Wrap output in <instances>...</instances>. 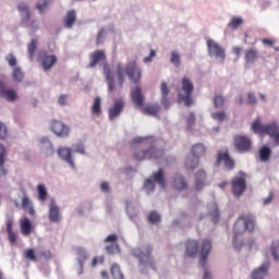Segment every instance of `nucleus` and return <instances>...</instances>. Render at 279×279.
I'll return each instance as SVG.
<instances>
[{"instance_id":"6e6552de","label":"nucleus","mask_w":279,"mask_h":279,"mask_svg":"<svg viewBox=\"0 0 279 279\" xmlns=\"http://www.w3.org/2000/svg\"><path fill=\"white\" fill-rule=\"evenodd\" d=\"M154 182H157V184L160 185L161 189H167V181L165 180V170L159 169L150 177V179L145 180L144 186L146 191H148V193H151L156 189Z\"/></svg>"},{"instance_id":"49530a36","label":"nucleus","mask_w":279,"mask_h":279,"mask_svg":"<svg viewBox=\"0 0 279 279\" xmlns=\"http://www.w3.org/2000/svg\"><path fill=\"white\" fill-rule=\"evenodd\" d=\"M271 254L275 260H279V241H276L271 245Z\"/></svg>"},{"instance_id":"20e7f679","label":"nucleus","mask_w":279,"mask_h":279,"mask_svg":"<svg viewBox=\"0 0 279 279\" xmlns=\"http://www.w3.org/2000/svg\"><path fill=\"white\" fill-rule=\"evenodd\" d=\"M153 251L154 248L148 245L144 248H133L132 255L135 256V258H138L140 265H148V267L156 269V267L154 266V256H151Z\"/></svg>"},{"instance_id":"e433bc0d","label":"nucleus","mask_w":279,"mask_h":279,"mask_svg":"<svg viewBox=\"0 0 279 279\" xmlns=\"http://www.w3.org/2000/svg\"><path fill=\"white\" fill-rule=\"evenodd\" d=\"M17 10L23 14V21H29V8L25 3H20Z\"/></svg>"},{"instance_id":"c03bdc74","label":"nucleus","mask_w":279,"mask_h":279,"mask_svg":"<svg viewBox=\"0 0 279 279\" xmlns=\"http://www.w3.org/2000/svg\"><path fill=\"white\" fill-rule=\"evenodd\" d=\"M105 260H106V257L104 255L95 256L92 259L90 266L93 268L99 267V265H104Z\"/></svg>"},{"instance_id":"a19ab883","label":"nucleus","mask_w":279,"mask_h":279,"mask_svg":"<svg viewBox=\"0 0 279 279\" xmlns=\"http://www.w3.org/2000/svg\"><path fill=\"white\" fill-rule=\"evenodd\" d=\"M37 193H38V199H39L40 202H45V201L47 199V196H48V194H47V187H45L44 184H39V185L37 186Z\"/></svg>"},{"instance_id":"1a4fd4ad","label":"nucleus","mask_w":279,"mask_h":279,"mask_svg":"<svg viewBox=\"0 0 279 279\" xmlns=\"http://www.w3.org/2000/svg\"><path fill=\"white\" fill-rule=\"evenodd\" d=\"M206 154V146H204V144H195L192 147V155L194 156L195 159H191L187 158L185 161V167L186 169H197V167H199V159L197 158H202V156H205Z\"/></svg>"},{"instance_id":"864d4df0","label":"nucleus","mask_w":279,"mask_h":279,"mask_svg":"<svg viewBox=\"0 0 279 279\" xmlns=\"http://www.w3.org/2000/svg\"><path fill=\"white\" fill-rule=\"evenodd\" d=\"M106 252L108 254H117V252H119V244L111 243L110 245L106 246Z\"/></svg>"},{"instance_id":"393cba45","label":"nucleus","mask_w":279,"mask_h":279,"mask_svg":"<svg viewBox=\"0 0 279 279\" xmlns=\"http://www.w3.org/2000/svg\"><path fill=\"white\" fill-rule=\"evenodd\" d=\"M206 180H207L206 171L204 170L198 171L195 174V190L202 191V189L206 186Z\"/></svg>"},{"instance_id":"f03ea898","label":"nucleus","mask_w":279,"mask_h":279,"mask_svg":"<svg viewBox=\"0 0 279 279\" xmlns=\"http://www.w3.org/2000/svg\"><path fill=\"white\" fill-rule=\"evenodd\" d=\"M255 226H256V221L254 220V216L252 214H245L238 218L233 227L234 236H233L232 243H233L234 250H241V247H243V243L236 244V236H239L240 234H243L245 230H248L250 232H252Z\"/></svg>"},{"instance_id":"3c124183","label":"nucleus","mask_w":279,"mask_h":279,"mask_svg":"<svg viewBox=\"0 0 279 279\" xmlns=\"http://www.w3.org/2000/svg\"><path fill=\"white\" fill-rule=\"evenodd\" d=\"M51 3V0H40L36 8L39 12L44 13L45 12V9L47 8V5H50Z\"/></svg>"},{"instance_id":"423d86ee","label":"nucleus","mask_w":279,"mask_h":279,"mask_svg":"<svg viewBox=\"0 0 279 279\" xmlns=\"http://www.w3.org/2000/svg\"><path fill=\"white\" fill-rule=\"evenodd\" d=\"M181 90L182 94L179 95V100L180 101H184V105L189 108L190 106H193V97H191V95H193V83L186 78L183 77L181 81Z\"/></svg>"},{"instance_id":"69168bd1","label":"nucleus","mask_w":279,"mask_h":279,"mask_svg":"<svg viewBox=\"0 0 279 279\" xmlns=\"http://www.w3.org/2000/svg\"><path fill=\"white\" fill-rule=\"evenodd\" d=\"M66 99H68L66 95L59 96V99H58L59 106H66Z\"/></svg>"},{"instance_id":"39448f33","label":"nucleus","mask_w":279,"mask_h":279,"mask_svg":"<svg viewBox=\"0 0 279 279\" xmlns=\"http://www.w3.org/2000/svg\"><path fill=\"white\" fill-rule=\"evenodd\" d=\"M252 130L255 134H268L272 140L279 134L278 124L275 122L264 125L260 120H255L252 124Z\"/></svg>"},{"instance_id":"a18cd8bd","label":"nucleus","mask_w":279,"mask_h":279,"mask_svg":"<svg viewBox=\"0 0 279 279\" xmlns=\"http://www.w3.org/2000/svg\"><path fill=\"white\" fill-rule=\"evenodd\" d=\"M226 104V98L223 96H215L214 97V107L215 108H223V105Z\"/></svg>"},{"instance_id":"f3484780","label":"nucleus","mask_w":279,"mask_h":279,"mask_svg":"<svg viewBox=\"0 0 279 279\" xmlns=\"http://www.w3.org/2000/svg\"><path fill=\"white\" fill-rule=\"evenodd\" d=\"M40 60L44 71H49L53 68V64H57L58 57H56V54H47V52H44L40 56Z\"/></svg>"},{"instance_id":"8fccbe9b","label":"nucleus","mask_w":279,"mask_h":279,"mask_svg":"<svg viewBox=\"0 0 279 279\" xmlns=\"http://www.w3.org/2000/svg\"><path fill=\"white\" fill-rule=\"evenodd\" d=\"M211 117L215 121H219L221 123L222 121H226V112L223 111H217L211 113Z\"/></svg>"},{"instance_id":"f8f14e48","label":"nucleus","mask_w":279,"mask_h":279,"mask_svg":"<svg viewBox=\"0 0 279 279\" xmlns=\"http://www.w3.org/2000/svg\"><path fill=\"white\" fill-rule=\"evenodd\" d=\"M125 73L133 84H140L142 72L136 62L129 63L125 68Z\"/></svg>"},{"instance_id":"7c9ffc66","label":"nucleus","mask_w":279,"mask_h":279,"mask_svg":"<svg viewBox=\"0 0 279 279\" xmlns=\"http://www.w3.org/2000/svg\"><path fill=\"white\" fill-rule=\"evenodd\" d=\"M75 21H77V13L75 12V10H70L66 13L65 17L63 19V23H64L65 27L71 29V27H73Z\"/></svg>"},{"instance_id":"e2e57ef3","label":"nucleus","mask_w":279,"mask_h":279,"mask_svg":"<svg viewBox=\"0 0 279 279\" xmlns=\"http://www.w3.org/2000/svg\"><path fill=\"white\" fill-rule=\"evenodd\" d=\"M156 58V50L150 49V53L148 57L144 58V62H151Z\"/></svg>"},{"instance_id":"2f4dec72","label":"nucleus","mask_w":279,"mask_h":279,"mask_svg":"<svg viewBox=\"0 0 279 279\" xmlns=\"http://www.w3.org/2000/svg\"><path fill=\"white\" fill-rule=\"evenodd\" d=\"M209 215L214 221V223H219V207L216 203H211L208 205Z\"/></svg>"},{"instance_id":"13d9d810","label":"nucleus","mask_w":279,"mask_h":279,"mask_svg":"<svg viewBox=\"0 0 279 279\" xmlns=\"http://www.w3.org/2000/svg\"><path fill=\"white\" fill-rule=\"evenodd\" d=\"M7 234H8L9 243L11 245H16V233H14V231H11Z\"/></svg>"},{"instance_id":"ddd939ff","label":"nucleus","mask_w":279,"mask_h":279,"mask_svg":"<svg viewBox=\"0 0 279 279\" xmlns=\"http://www.w3.org/2000/svg\"><path fill=\"white\" fill-rule=\"evenodd\" d=\"M50 130L56 134V136H60L61 138H66L69 136L70 129L62 121L52 120L50 123Z\"/></svg>"},{"instance_id":"58836bf2","label":"nucleus","mask_w":279,"mask_h":279,"mask_svg":"<svg viewBox=\"0 0 279 279\" xmlns=\"http://www.w3.org/2000/svg\"><path fill=\"white\" fill-rule=\"evenodd\" d=\"M12 77L14 82H23V77H25V74H23V70L21 68H14L12 72Z\"/></svg>"},{"instance_id":"603ef678","label":"nucleus","mask_w":279,"mask_h":279,"mask_svg":"<svg viewBox=\"0 0 279 279\" xmlns=\"http://www.w3.org/2000/svg\"><path fill=\"white\" fill-rule=\"evenodd\" d=\"M25 258H27L28 260H33V263H37V258H36V254L34 253V251L32 248H27L25 251Z\"/></svg>"},{"instance_id":"7ed1b4c3","label":"nucleus","mask_w":279,"mask_h":279,"mask_svg":"<svg viewBox=\"0 0 279 279\" xmlns=\"http://www.w3.org/2000/svg\"><path fill=\"white\" fill-rule=\"evenodd\" d=\"M131 99L135 105V108H140L144 114H148L149 117H157L160 112V106L158 105H147L145 104V96H143V90L141 87H135L131 92Z\"/></svg>"},{"instance_id":"2eb2a0df","label":"nucleus","mask_w":279,"mask_h":279,"mask_svg":"<svg viewBox=\"0 0 279 279\" xmlns=\"http://www.w3.org/2000/svg\"><path fill=\"white\" fill-rule=\"evenodd\" d=\"M210 250H213V242L210 240L205 239L202 242V245L199 247V265L201 267H206V260L208 258V254H210Z\"/></svg>"},{"instance_id":"0e129e2a","label":"nucleus","mask_w":279,"mask_h":279,"mask_svg":"<svg viewBox=\"0 0 279 279\" xmlns=\"http://www.w3.org/2000/svg\"><path fill=\"white\" fill-rule=\"evenodd\" d=\"M5 226H7V233L14 232L12 229L14 226V222L11 219L7 220Z\"/></svg>"},{"instance_id":"4be33fe9","label":"nucleus","mask_w":279,"mask_h":279,"mask_svg":"<svg viewBox=\"0 0 279 279\" xmlns=\"http://www.w3.org/2000/svg\"><path fill=\"white\" fill-rule=\"evenodd\" d=\"M185 256L190 258H195L197 256V252H199V244L195 240H187L185 244Z\"/></svg>"},{"instance_id":"5fc2aeb1","label":"nucleus","mask_w":279,"mask_h":279,"mask_svg":"<svg viewBox=\"0 0 279 279\" xmlns=\"http://www.w3.org/2000/svg\"><path fill=\"white\" fill-rule=\"evenodd\" d=\"M8 137V128H5V124L0 122V138L1 141H5Z\"/></svg>"},{"instance_id":"680f3d73","label":"nucleus","mask_w":279,"mask_h":279,"mask_svg":"<svg viewBox=\"0 0 279 279\" xmlns=\"http://www.w3.org/2000/svg\"><path fill=\"white\" fill-rule=\"evenodd\" d=\"M257 99L256 96L253 93H248L247 94V104H250L251 106L256 104Z\"/></svg>"},{"instance_id":"de8ad7c7","label":"nucleus","mask_w":279,"mask_h":279,"mask_svg":"<svg viewBox=\"0 0 279 279\" xmlns=\"http://www.w3.org/2000/svg\"><path fill=\"white\" fill-rule=\"evenodd\" d=\"M148 221L149 223H160V215L156 211H151L148 215Z\"/></svg>"},{"instance_id":"72a5a7b5","label":"nucleus","mask_w":279,"mask_h":279,"mask_svg":"<svg viewBox=\"0 0 279 279\" xmlns=\"http://www.w3.org/2000/svg\"><path fill=\"white\" fill-rule=\"evenodd\" d=\"M269 158H271V149L267 146H263L259 149V159L262 160V162H267Z\"/></svg>"},{"instance_id":"338daca9","label":"nucleus","mask_w":279,"mask_h":279,"mask_svg":"<svg viewBox=\"0 0 279 279\" xmlns=\"http://www.w3.org/2000/svg\"><path fill=\"white\" fill-rule=\"evenodd\" d=\"M104 34H106V29H100L97 35V45H101V39L104 38Z\"/></svg>"},{"instance_id":"c9c22d12","label":"nucleus","mask_w":279,"mask_h":279,"mask_svg":"<svg viewBox=\"0 0 279 279\" xmlns=\"http://www.w3.org/2000/svg\"><path fill=\"white\" fill-rule=\"evenodd\" d=\"M92 113H94L96 117H99V114H101V98L99 97L94 98V104L92 106Z\"/></svg>"},{"instance_id":"a211bd4d","label":"nucleus","mask_w":279,"mask_h":279,"mask_svg":"<svg viewBox=\"0 0 279 279\" xmlns=\"http://www.w3.org/2000/svg\"><path fill=\"white\" fill-rule=\"evenodd\" d=\"M0 97L7 99V101H16L19 94L14 89L5 88V83L0 82Z\"/></svg>"},{"instance_id":"37998d69","label":"nucleus","mask_w":279,"mask_h":279,"mask_svg":"<svg viewBox=\"0 0 279 279\" xmlns=\"http://www.w3.org/2000/svg\"><path fill=\"white\" fill-rule=\"evenodd\" d=\"M243 25V19L241 17H232L231 21L228 24V27L231 29H239Z\"/></svg>"},{"instance_id":"0eeeda50","label":"nucleus","mask_w":279,"mask_h":279,"mask_svg":"<svg viewBox=\"0 0 279 279\" xmlns=\"http://www.w3.org/2000/svg\"><path fill=\"white\" fill-rule=\"evenodd\" d=\"M231 191L234 197H241L245 191H247V181L246 175L243 172H240L238 177H234L231 180Z\"/></svg>"},{"instance_id":"bb28decb","label":"nucleus","mask_w":279,"mask_h":279,"mask_svg":"<svg viewBox=\"0 0 279 279\" xmlns=\"http://www.w3.org/2000/svg\"><path fill=\"white\" fill-rule=\"evenodd\" d=\"M267 271H269V263L263 264L259 268L255 269L251 278L252 279H263L265 276H267Z\"/></svg>"},{"instance_id":"79ce46f5","label":"nucleus","mask_w":279,"mask_h":279,"mask_svg":"<svg viewBox=\"0 0 279 279\" xmlns=\"http://www.w3.org/2000/svg\"><path fill=\"white\" fill-rule=\"evenodd\" d=\"M41 143L46 147V156H53V145L49 142V138H43Z\"/></svg>"},{"instance_id":"9b49d317","label":"nucleus","mask_w":279,"mask_h":279,"mask_svg":"<svg viewBox=\"0 0 279 279\" xmlns=\"http://www.w3.org/2000/svg\"><path fill=\"white\" fill-rule=\"evenodd\" d=\"M207 49L211 58H216V60H220L221 62L226 60V50L215 40H207Z\"/></svg>"},{"instance_id":"412c9836","label":"nucleus","mask_w":279,"mask_h":279,"mask_svg":"<svg viewBox=\"0 0 279 279\" xmlns=\"http://www.w3.org/2000/svg\"><path fill=\"white\" fill-rule=\"evenodd\" d=\"M171 186L174 191H185V189H189V183L182 174H175Z\"/></svg>"},{"instance_id":"052dcab7","label":"nucleus","mask_w":279,"mask_h":279,"mask_svg":"<svg viewBox=\"0 0 279 279\" xmlns=\"http://www.w3.org/2000/svg\"><path fill=\"white\" fill-rule=\"evenodd\" d=\"M73 149L77 154H84V151H85L84 144H74Z\"/></svg>"},{"instance_id":"6ab92c4d","label":"nucleus","mask_w":279,"mask_h":279,"mask_svg":"<svg viewBox=\"0 0 279 279\" xmlns=\"http://www.w3.org/2000/svg\"><path fill=\"white\" fill-rule=\"evenodd\" d=\"M89 69H95L99 62H105L106 60V52L104 50H96L89 54Z\"/></svg>"},{"instance_id":"4468645a","label":"nucleus","mask_w":279,"mask_h":279,"mask_svg":"<svg viewBox=\"0 0 279 279\" xmlns=\"http://www.w3.org/2000/svg\"><path fill=\"white\" fill-rule=\"evenodd\" d=\"M225 163V167L228 169V171H232L234 169V159L230 157V153L220 150L217 153V160L216 166L219 167V165Z\"/></svg>"},{"instance_id":"a878e982","label":"nucleus","mask_w":279,"mask_h":279,"mask_svg":"<svg viewBox=\"0 0 279 279\" xmlns=\"http://www.w3.org/2000/svg\"><path fill=\"white\" fill-rule=\"evenodd\" d=\"M49 221L51 223L60 222V208L54 203H51L49 207Z\"/></svg>"},{"instance_id":"dca6fc26","label":"nucleus","mask_w":279,"mask_h":279,"mask_svg":"<svg viewBox=\"0 0 279 279\" xmlns=\"http://www.w3.org/2000/svg\"><path fill=\"white\" fill-rule=\"evenodd\" d=\"M124 108H125V101H123L122 98L116 100L113 102V106L109 108V111H108L110 121H114V119H117V117H119V114L123 112Z\"/></svg>"},{"instance_id":"b1692460","label":"nucleus","mask_w":279,"mask_h":279,"mask_svg":"<svg viewBox=\"0 0 279 279\" xmlns=\"http://www.w3.org/2000/svg\"><path fill=\"white\" fill-rule=\"evenodd\" d=\"M8 153L5 151V146L0 144V178H5L8 175V169H5V157Z\"/></svg>"},{"instance_id":"bf43d9fd","label":"nucleus","mask_w":279,"mask_h":279,"mask_svg":"<svg viewBox=\"0 0 279 279\" xmlns=\"http://www.w3.org/2000/svg\"><path fill=\"white\" fill-rule=\"evenodd\" d=\"M119 236L117 234H110L105 239V243H117Z\"/></svg>"},{"instance_id":"c756f323","label":"nucleus","mask_w":279,"mask_h":279,"mask_svg":"<svg viewBox=\"0 0 279 279\" xmlns=\"http://www.w3.org/2000/svg\"><path fill=\"white\" fill-rule=\"evenodd\" d=\"M58 155L60 156V158H62V160L69 162L72 167H75V163L73 162V157L71 156V148H59Z\"/></svg>"},{"instance_id":"5701e85b","label":"nucleus","mask_w":279,"mask_h":279,"mask_svg":"<svg viewBox=\"0 0 279 279\" xmlns=\"http://www.w3.org/2000/svg\"><path fill=\"white\" fill-rule=\"evenodd\" d=\"M20 230L23 236H29L32 231L34 230V226H32V220L28 218H22L20 220Z\"/></svg>"},{"instance_id":"cd10ccee","label":"nucleus","mask_w":279,"mask_h":279,"mask_svg":"<svg viewBox=\"0 0 279 279\" xmlns=\"http://www.w3.org/2000/svg\"><path fill=\"white\" fill-rule=\"evenodd\" d=\"M160 90H161V104L167 110L171 105V102L169 101V87L167 86L166 82L161 83Z\"/></svg>"},{"instance_id":"473e14b6","label":"nucleus","mask_w":279,"mask_h":279,"mask_svg":"<svg viewBox=\"0 0 279 279\" xmlns=\"http://www.w3.org/2000/svg\"><path fill=\"white\" fill-rule=\"evenodd\" d=\"M76 254L78 265H84L88 260V253L83 247H76Z\"/></svg>"},{"instance_id":"4d7b16f0","label":"nucleus","mask_w":279,"mask_h":279,"mask_svg":"<svg viewBox=\"0 0 279 279\" xmlns=\"http://www.w3.org/2000/svg\"><path fill=\"white\" fill-rule=\"evenodd\" d=\"M32 207V201H29V197L24 196L22 198V208H24L25 210H27V208Z\"/></svg>"},{"instance_id":"c85d7f7f","label":"nucleus","mask_w":279,"mask_h":279,"mask_svg":"<svg viewBox=\"0 0 279 279\" xmlns=\"http://www.w3.org/2000/svg\"><path fill=\"white\" fill-rule=\"evenodd\" d=\"M244 60L246 64H254V62L258 60V50H256L255 48H250L245 50Z\"/></svg>"},{"instance_id":"9d476101","label":"nucleus","mask_w":279,"mask_h":279,"mask_svg":"<svg viewBox=\"0 0 279 279\" xmlns=\"http://www.w3.org/2000/svg\"><path fill=\"white\" fill-rule=\"evenodd\" d=\"M233 145L239 154H247L252 149V140L247 136L235 135L233 137Z\"/></svg>"},{"instance_id":"aec40b11","label":"nucleus","mask_w":279,"mask_h":279,"mask_svg":"<svg viewBox=\"0 0 279 279\" xmlns=\"http://www.w3.org/2000/svg\"><path fill=\"white\" fill-rule=\"evenodd\" d=\"M104 75L106 77L108 92L109 93H114V90H116L114 76L112 75V71L110 70V65L108 63L104 64Z\"/></svg>"},{"instance_id":"09e8293b","label":"nucleus","mask_w":279,"mask_h":279,"mask_svg":"<svg viewBox=\"0 0 279 279\" xmlns=\"http://www.w3.org/2000/svg\"><path fill=\"white\" fill-rule=\"evenodd\" d=\"M170 62L171 64H174V66H180V53H178V51L171 52Z\"/></svg>"},{"instance_id":"4c0bfd02","label":"nucleus","mask_w":279,"mask_h":279,"mask_svg":"<svg viewBox=\"0 0 279 279\" xmlns=\"http://www.w3.org/2000/svg\"><path fill=\"white\" fill-rule=\"evenodd\" d=\"M117 75H118V82L120 84V88H122L125 82V74L123 72V65H121V63L117 65Z\"/></svg>"},{"instance_id":"6e6d98bb","label":"nucleus","mask_w":279,"mask_h":279,"mask_svg":"<svg viewBox=\"0 0 279 279\" xmlns=\"http://www.w3.org/2000/svg\"><path fill=\"white\" fill-rule=\"evenodd\" d=\"M5 60L10 66H16V57L14 54L10 53L5 57Z\"/></svg>"},{"instance_id":"ea45409f","label":"nucleus","mask_w":279,"mask_h":279,"mask_svg":"<svg viewBox=\"0 0 279 279\" xmlns=\"http://www.w3.org/2000/svg\"><path fill=\"white\" fill-rule=\"evenodd\" d=\"M38 48V40L37 39H32L29 43L27 49H28V56L31 60H34V53H36V49Z\"/></svg>"},{"instance_id":"f704fd0d","label":"nucleus","mask_w":279,"mask_h":279,"mask_svg":"<svg viewBox=\"0 0 279 279\" xmlns=\"http://www.w3.org/2000/svg\"><path fill=\"white\" fill-rule=\"evenodd\" d=\"M111 276L113 279H125L123 272L121 271V267L118 264H113L111 266Z\"/></svg>"},{"instance_id":"774afa93","label":"nucleus","mask_w":279,"mask_h":279,"mask_svg":"<svg viewBox=\"0 0 279 279\" xmlns=\"http://www.w3.org/2000/svg\"><path fill=\"white\" fill-rule=\"evenodd\" d=\"M243 51V48L241 47H233L232 52L236 56V58H241V52Z\"/></svg>"},{"instance_id":"f257e3e1","label":"nucleus","mask_w":279,"mask_h":279,"mask_svg":"<svg viewBox=\"0 0 279 279\" xmlns=\"http://www.w3.org/2000/svg\"><path fill=\"white\" fill-rule=\"evenodd\" d=\"M156 140L151 136L149 137H135L131 142V147L133 151V160H158L162 158L165 151L156 149Z\"/></svg>"}]
</instances>
